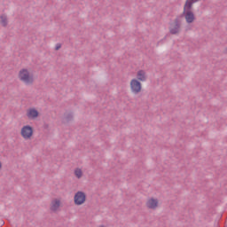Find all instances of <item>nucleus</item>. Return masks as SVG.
<instances>
[{"mask_svg": "<svg viewBox=\"0 0 227 227\" xmlns=\"http://www.w3.org/2000/svg\"><path fill=\"white\" fill-rule=\"evenodd\" d=\"M168 30L170 35H180L182 31V20L177 16L174 22L169 23Z\"/></svg>", "mask_w": 227, "mask_h": 227, "instance_id": "f257e3e1", "label": "nucleus"}, {"mask_svg": "<svg viewBox=\"0 0 227 227\" xmlns=\"http://www.w3.org/2000/svg\"><path fill=\"white\" fill-rule=\"evenodd\" d=\"M19 79L25 82V84H33L34 79L33 75L29 74L27 69H21L19 73Z\"/></svg>", "mask_w": 227, "mask_h": 227, "instance_id": "f03ea898", "label": "nucleus"}, {"mask_svg": "<svg viewBox=\"0 0 227 227\" xmlns=\"http://www.w3.org/2000/svg\"><path fill=\"white\" fill-rule=\"evenodd\" d=\"M20 134L23 138L31 139L33 134H35V129L30 125H25L22 127Z\"/></svg>", "mask_w": 227, "mask_h": 227, "instance_id": "7ed1b4c3", "label": "nucleus"}, {"mask_svg": "<svg viewBox=\"0 0 227 227\" xmlns=\"http://www.w3.org/2000/svg\"><path fill=\"white\" fill-rule=\"evenodd\" d=\"M130 90L132 93L137 95L141 93V90H143V84L137 79H132L130 82Z\"/></svg>", "mask_w": 227, "mask_h": 227, "instance_id": "20e7f679", "label": "nucleus"}, {"mask_svg": "<svg viewBox=\"0 0 227 227\" xmlns=\"http://www.w3.org/2000/svg\"><path fill=\"white\" fill-rule=\"evenodd\" d=\"M74 205L81 206L86 203V193L84 192H77L74 197Z\"/></svg>", "mask_w": 227, "mask_h": 227, "instance_id": "39448f33", "label": "nucleus"}, {"mask_svg": "<svg viewBox=\"0 0 227 227\" xmlns=\"http://www.w3.org/2000/svg\"><path fill=\"white\" fill-rule=\"evenodd\" d=\"M178 17H180L181 20H182V17H184L187 24H192L194 20H196L194 12H192V11H185V9L184 10L182 15Z\"/></svg>", "mask_w": 227, "mask_h": 227, "instance_id": "423d86ee", "label": "nucleus"}, {"mask_svg": "<svg viewBox=\"0 0 227 227\" xmlns=\"http://www.w3.org/2000/svg\"><path fill=\"white\" fill-rule=\"evenodd\" d=\"M27 116L28 120H36L40 116V112L36 108H30L27 112Z\"/></svg>", "mask_w": 227, "mask_h": 227, "instance_id": "0eeeda50", "label": "nucleus"}, {"mask_svg": "<svg viewBox=\"0 0 227 227\" xmlns=\"http://www.w3.org/2000/svg\"><path fill=\"white\" fill-rule=\"evenodd\" d=\"M146 207L147 208H151L152 210H155V208H157V207H159V200L157 199H150L147 202H146Z\"/></svg>", "mask_w": 227, "mask_h": 227, "instance_id": "6e6552de", "label": "nucleus"}, {"mask_svg": "<svg viewBox=\"0 0 227 227\" xmlns=\"http://www.w3.org/2000/svg\"><path fill=\"white\" fill-rule=\"evenodd\" d=\"M198 1L200 0H186L184 10H185V12H192V5L194 4V3H198Z\"/></svg>", "mask_w": 227, "mask_h": 227, "instance_id": "1a4fd4ad", "label": "nucleus"}, {"mask_svg": "<svg viewBox=\"0 0 227 227\" xmlns=\"http://www.w3.org/2000/svg\"><path fill=\"white\" fill-rule=\"evenodd\" d=\"M137 81H141L142 82H145L146 81V72L145 70H139L137 73Z\"/></svg>", "mask_w": 227, "mask_h": 227, "instance_id": "9d476101", "label": "nucleus"}, {"mask_svg": "<svg viewBox=\"0 0 227 227\" xmlns=\"http://www.w3.org/2000/svg\"><path fill=\"white\" fill-rule=\"evenodd\" d=\"M61 206V201L59 200H55L51 202V212H56L58 208Z\"/></svg>", "mask_w": 227, "mask_h": 227, "instance_id": "9b49d317", "label": "nucleus"}, {"mask_svg": "<svg viewBox=\"0 0 227 227\" xmlns=\"http://www.w3.org/2000/svg\"><path fill=\"white\" fill-rule=\"evenodd\" d=\"M0 24L3 27H6V26H8V16H6V14L0 15Z\"/></svg>", "mask_w": 227, "mask_h": 227, "instance_id": "f8f14e48", "label": "nucleus"}, {"mask_svg": "<svg viewBox=\"0 0 227 227\" xmlns=\"http://www.w3.org/2000/svg\"><path fill=\"white\" fill-rule=\"evenodd\" d=\"M64 117L66 121L68 123L74 120V114L73 113L64 114Z\"/></svg>", "mask_w": 227, "mask_h": 227, "instance_id": "ddd939ff", "label": "nucleus"}, {"mask_svg": "<svg viewBox=\"0 0 227 227\" xmlns=\"http://www.w3.org/2000/svg\"><path fill=\"white\" fill-rule=\"evenodd\" d=\"M74 175L77 178H81L82 176V170L81 168H76L74 170Z\"/></svg>", "mask_w": 227, "mask_h": 227, "instance_id": "4468645a", "label": "nucleus"}, {"mask_svg": "<svg viewBox=\"0 0 227 227\" xmlns=\"http://www.w3.org/2000/svg\"><path fill=\"white\" fill-rule=\"evenodd\" d=\"M61 49V43H57L55 46V51H59Z\"/></svg>", "mask_w": 227, "mask_h": 227, "instance_id": "2eb2a0df", "label": "nucleus"}, {"mask_svg": "<svg viewBox=\"0 0 227 227\" xmlns=\"http://www.w3.org/2000/svg\"><path fill=\"white\" fill-rule=\"evenodd\" d=\"M3 169V162L0 161V171Z\"/></svg>", "mask_w": 227, "mask_h": 227, "instance_id": "dca6fc26", "label": "nucleus"}, {"mask_svg": "<svg viewBox=\"0 0 227 227\" xmlns=\"http://www.w3.org/2000/svg\"><path fill=\"white\" fill-rule=\"evenodd\" d=\"M225 53L227 54V47L225 48Z\"/></svg>", "mask_w": 227, "mask_h": 227, "instance_id": "f3484780", "label": "nucleus"}]
</instances>
